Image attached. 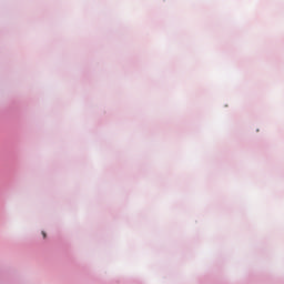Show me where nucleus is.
<instances>
[{"mask_svg":"<svg viewBox=\"0 0 284 284\" xmlns=\"http://www.w3.org/2000/svg\"><path fill=\"white\" fill-rule=\"evenodd\" d=\"M42 236H43V239H45V232H43V231H42Z\"/></svg>","mask_w":284,"mask_h":284,"instance_id":"nucleus-1","label":"nucleus"}]
</instances>
